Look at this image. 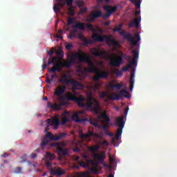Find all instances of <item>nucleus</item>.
I'll return each instance as SVG.
<instances>
[{
    "label": "nucleus",
    "mask_w": 177,
    "mask_h": 177,
    "mask_svg": "<svg viewBox=\"0 0 177 177\" xmlns=\"http://www.w3.org/2000/svg\"><path fill=\"white\" fill-rule=\"evenodd\" d=\"M78 59L80 63H87L88 66L86 68L87 73H92L95 74L93 77V80L95 82H98L100 80H106L109 77V72L102 71L100 72V69L96 67L95 64L91 61V55L85 54L84 52L80 51L79 53L72 54L70 56L69 61H59L57 57H53V58L48 59V65L53 64L52 68H48V71L53 74H56V71L60 73L63 70V67L70 68L72 64H77V59Z\"/></svg>",
    "instance_id": "obj_1"
},
{
    "label": "nucleus",
    "mask_w": 177,
    "mask_h": 177,
    "mask_svg": "<svg viewBox=\"0 0 177 177\" xmlns=\"http://www.w3.org/2000/svg\"><path fill=\"white\" fill-rule=\"evenodd\" d=\"M109 162L112 164V162H114V158L113 156H109Z\"/></svg>",
    "instance_id": "obj_60"
},
{
    "label": "nucleus",
    "mask_w": 177,
    "mask_h": 177,
    "mask_svg": "<svg viewBox=\"0 0 177 177\" xmlns=\"http://www.w3.org/2000/svg\"><path fill=\"white\" fill-rule=\"evenodd\" d=\"M27 161V155L24 154L20 158H19V162H26Z\"/></svg>",
    "instance_id": "obj_38"
},
{
    "label": "nucleus",
    "mask_w": 177,
    "mask_h": 177,
    "mask_svg": "<svg viewBox=\"0 0 177 177\" xmlns=\"http://www.w3.org/2000/svg\"><path fill=\"white\" fill-rule=\"evenodd\" d=\"M125 119V115H122L120 117H117L115 118V125L118 127V128L124 129L125 127V122L124 120Z\"/></svg>",
    "instance_id": "obj_13"
},
{
    "label": "nucleus",
    "mask_w": 177,
    "mask_h": 177,
    "mask_svg": "<svg viewBox=\"0 0 177 177\" xmlns=\"http://www.w3.org/2000/svg\"><path fill=\"white\" fill-rule=\"evenodd\" d=\"M59 3H61V8L66 6V1L64 0H57Z\"/></svg>",
    "instance_id": "obj_46"
},
{
    "label": "nucleus",
    "mask_w": 177,
    "mask_h": 177,
    "mask_svg": "<svg viewBox=\"0 0 177 177\" xmlns=\"http://www.w3.org/2000/svg\"><path fill=\"white\" fill-rule=\"evenodd\" d=\"M46 84H50V83L53 82H52V80H51L50 78L46 77Z\"/></svg>",
    "instance_id": "obj_55"
},
{
    "label": "nucleus",
    "mask_w": 177,
    "mask_h": 177,
    "mask_svg": "<svg viewBox=\"0 0 177 177\" xmlns=\"http://www.w3.org/2000/svg\"><path fill=\"white\" fill-rule=\"evenodd\" d=\"M132 53L133 54V59L136 60V59H139V52L136 50H132Z\"/></svg>",
    "instance_id": "obj_35"
},
{
    "label": "nucleus",
    "mask_w": 177,
    "mask_h": 177,
    "mask_svg": "<svg viewBox=\"0 0 177 177\" xmlns=\"http://www.w3.org/2000/svg\"><path fill=\"white\" fill-rule=\"evenodd\" d=\"M79 165L83 168H85V167H86V164L84 161H80Z\"/></svg>",
    "instance_id": "obj_48"
},
{
    "label": "nucleus",
    "mask_w": 177,
    "mask_h": 177,
    "mask_svg": "<svg viewBox=\"0 0 177 177\" xmlns=\"http://www.w3.org/2000/svg\"><path fill=\"white\" fill-rule=\"evenodd\" d=\"M106 135L108 136H113V134L112 133H110V131L108 130V132H105Z\"/></svg>",
    "instance_id": "obj_61"
},
{
    "label": "nucleus",
    "mask_w": 177,
    "mask_h": 177,
    "mask_svg": "<svg viewBox=\"0 0 177 177\" xmlns=\"http://www.w3.org/2000/svg\"><path fill=\"white\" fill-rule=\"evenodd\" d=\"M67 75H63L61 77V79L59 80V82H61V84H63V85L71 84L73 80L67 79Z\"/></svg>",
    "instance_id": "obj_20"
},
{
    "label": "nucleus",
    "mask_w": 177,
    "mask_h": 177,
    "mask_svg": "<svg viewBox=\"0 0 177 177\" xmlns=\"http://www.w3.org/2000/svg\"><path fill=\"white\" fill-rule=\"evenodd\" d=\"M110 24H111V21H108L104 24V26H105V27H109V26H110Z\"/></svg>",
    "instance_id": "obj_56"
},
{
    "label": "nucleus",
    "mask_w": 177,
    "mask_h": 177,
    "mask_svg": "<svg viewBox=\"0 0 177 177\" xmlns=\"http://www.w3.org/2000/svg\"><path fill=\"white\" fill-rule=\"evenodd\" d=\"M136 27L138 28L139 27V18H136L129 24V28H132Z\"/></svg>",
    "instance_id": "obj_23"
},
{
    "label": "nucleus",
    "mask_w": 177,
    "mask_h": 177,
    "mask_svg": "<svg viewBox=\"0 0 177 177\" xmlns=\"http://www.w3.org/2000/svg\"><path fill=\"white\" fill-rule=\"evenodd\" d=\"M91 53L97 57H103V56H104L107 53H106V51H100L97 48H93L91 49Z\"/></svg>",
    "instance_id": "obj_21"
},
{
    "label": "nucleus",
    "mask_w": 177,
    "mask_h": 177,
    "mask_svg": "<svg viewBox=\"0 0 177 177\" xmlns=\"http://www.w3.org/2000/svg\"><path fill=\"white\" fill-rule=\"evenodd\" d=\"M109 86L110 88H114L115 89H121V88H122V84H114V83L111 82L109 83Z\"/></svg>",
    "instance_id": "obj_29"
},
{
    "label": "nucleus",
    "mask_w": 177,
    "mask_h": 177,
    "mask_svg": "<svg viewBox=\"0 0 177 177\" xmlns=\"http://www.w3.org/2000/svg\"><path fill=\"white\" fill-rule=\"evenodd\" d=\"M50 125H53L55 127V129H57L59 128V125H60V120L58 118H53V119H48Z\"/></svg>",
    "instance_id": "obj_22"
},
{
    "label": "nucleus",
    "mask_w": 177,
    "mask_h": 177,
    "mask_svg": "<svg viewBox=\"0 0 177 177\" xmlns=\"http://www.w3.org/2000/svg\"><path fill=\"white\" fill-rule=\"evenodd\" d=\"M93 157L94 160H104V158H106V156H104V155L102 153H93Z\"/></svg>",
    "instance_id": "obj_26"
},
{
    "label": "nucleus",
    "mask_w": 177,
    "mask_h": 177,
    "mask_svg": "<svg viewBox=\"0 0 177 177\" xmlns=\"http://www.w3.org/2000/svg\"><path fill=\"white\" fill-rule=\"evenodd\" d=\"M50 146L57 149V152L59 157H66V156L68 155V148L64 149L66 147L64 142H53L50 144Z\"/></svg>",
    "instance_id": "obj_5"
},
{
    "label": "nucleus",
    "mask_w": 177,
    "mask_h": 177,
    "mask_svg": "<svg viewBox=\"0 0 177 177\" xmlns=\"http://www.w3.org/2000/svg\"><path fill=\"white\" fill-rule=\"evenodd\" d=\"M42 67V70L46 68V67H48V65L47 64H45V58L43 59V64L41 66Z\"/></svg>",
    "instance_id": "obj_52"
},
{
    "label": "nucleus",
    "mask_w": 177,
    "mask_h": 177,
    "mask_svg": "<svg viewBox=\"0 0 177 177\" xmlns=\"http://www.w3.org/2000/svg\"><path fill=\"white\" fill-rule=\"evenodd\" d=\"M71 85L72 86L73 91H81L82 89L85 88V86H84V84L75 80H72Z\"/></svg>",
    "instance_id": "obj_12"
},
{
    "label": "nucleus",
    "mask_w": 177,
    "mask_h": 177,
    "mask_svg": "<svg viewBox=\"0 0 177 177\" xmlns=\"http://www.w3.org/2000/svg\"><path fill=\"white\" fill-rule=\"evenodd\" d=\"M48 143H49V140H48V138H43L40 143V146L41 147V149H44V147L48 145Z\"/></svg>",
    "instance_id": "obj_30"
},
{
    "label": "nucleus",
    "mask_w": 177,
    "mask_h": 177,
    "mask_svg": "<svg viewBox=\"0 0 177 177\" xmlns=\"http://www.w3.org/2000/svg\"><path fill=\"white\" fill-rule=\"evenodd\" d=\"M15 174H22L21 173V167H17L15 169Z\"/></svg>",
    "instance_id": "obj_45"
},
{
    "label": "nucleus",
    "mask_w": 177,
    "mask_h": 177,
    "mask_svg": "<svg viewBox=\"0 0 177 177\" xmlns=\"http://www.w3.org/2000/svg\"><path fill=\"white\" fill-rule=\"evenodd\" d=\"M70 115V112L65 111L62 115V125H66L68 121H70V119L68 115Z\"/></svg>",
    "instance_id": "obj_18"
},
{
    "label": "nucleus",
    "mask_w": 177,
    "mask_h": 177,
    "mask_svg": "<svg viewBox=\"0 0 177 177\" xmlns=\"http://www.w3.org/2000/svg\"><path fill=\"white\" fill-rule=\"evenodd\" d=\"M66 99L75 102L79 107H82V109H89L90 110H93L94 113H96L100 111V104L92 95H89L87 98H85L82 95L77 97L75 94L68 93L66 94Z\"/></svg>",
    "instance_id": "obj_2"
},
{
    "label": "nucleus",
    "mask_w": 177,
    "mask_h": 177,
    "mask_svg": "<svg viewBox=\"0 0 177 177\" xmlns=\"http://www.w3.org/2000/svg\"><path fill=\"white\" fill-rule=\"evenodd\" d=\"M90 124H91V125H93V127H99V123H97L96 122V120H95L92 118L90 119Z\"/></svg>",
    "instance_id": "obj_37"
},
{
    "label": "nucleus",
    "mask_w": 177,
    "mask_h": 177,
    "mask_svg": "<svg viewBox=\"0 0 177 177\" xmlns=\"http://www.w3.org/2000/svg\"><path fill=\"white\" fill-rule=\"evenodd\" d=\"M8 156L9 155L8 153H5L3 155H1V157H4V158H6L7 157H8Z\"/></svg>",
    "instance_id": "obj_62"
},
{
    "label": "nucleus",
    "mask_w": 177,
    "mask_h": 177,
    "mask_svg": "<svg viewBox=\"0 0 177 177\" xmlns=\"http://www.w3.org/2000/svg\"><path fill=\"white\" fill-rule=\"evenodd\" d=\"M93 39L94 41H97L98 42H103L104 41H107V44H111L113 46H118L120 44H118V41L113 38V36H107L106 35H104L103 36L100 35H97L96 33H94L92 35Z\"/></svg>",
    "instance_id": "obj_4"
},
{
    "label": "nucleus",
    "mask_w": 177,
    "mask_h": 177,
    "mask_svg": "<svg viewBox=\"0 0 177 177\" xmlns=\"http://www.w3.org/2000/svg\"><path fill=\"white\" fill-rule=\"evenodd\" d=\"M68 12L70 16H74L75 15V12H74V9H73V8H69L68 9Z\"/></svg>",
    "instance_id": "obj_41"
},
{
    "label": "nucleus",
    "mask_w": 177,
    "mask_h": 177,
    "mask_svg": "<svg viewBox=\"0 0 177 177\" xmlns=\"http://www.w3.org/2000/svg\"><path fill=\"white\" fill-rule=\"evenodd\" d=\"M122 57L115 55V56H111L109 57V64L112 67H120L122 64Z\"/></svg>",
    "instance_id": "obj_10"
},
{
    "label": "nucleus",
    "mask_w": 177,
    "mask_h": 177,
    "mask_svg": "<svg viewBox=\"0 0 177 177\" xmlns=\"http://www.w3.org/2000/svg\"><path fill=\"white\" fill-rule=\"evenodd\" d=\"M46 138H48L50 140H54L55 142H56V135L53 136V134H52L50 132H47L46 133Z\"/></svg>",
    "instance_id": "obj_31"
},
{
    "label": "nucleus",
    "mask_w": 177,
    "mask_h": 177,
    "mask_svg": "<svg viewBox=\"0 0 177 177\" xmlns=\"http://www.w3.org/2000/svg\"><path fill=\"white\" fill-rule=\"evenodd\" d=\"M82 176H83V177H91L89 174H88V173H83L82 174Z\"/></svg>",
    "instance_id": "obj_58"
},
{
    "label": "nucleus",
    "mask_w": 177,
    "mask_h": 177,
    "mask_svg": "<svg viewBox=\"0 0 177 177\" xmlns=\"http://www.w3.org/2000/svg\"><path fill=\"white\" fill-rule=\"evenodd\" d=\"M119 34L120 35H122V37H124L126 39H129L131 45H133V46H136L139 41H140V35H139V33H136L134 35V37H132L131 36V35L127 34V32L125 30H122L120 32Z\"/></svg>",
    "instance_id": "obj_6"
},
{
    "label": "nucleus",
    "mask_w": 177,
    "mask_h": 177,
    "mask_svg": "<svg viewBox=\"0 0 177 177\" xmlns=\"http://www.w3.org/2000/svg\"><path fill=\"white\" fill-rule=\"evenodd\" d=\"M129 110V108H126V109H124V114H125L124 117H125L126 115H127Z\"/></svg>",
    "instance_id": "obj_59"
},
{
    "label": "nucleus",
    "mask_w": 177,
    "mask_h": 177,
    "mask_svg": "<svg viewBox=\"0 0 177 177\" xmlns=\"http://www.w3.org/2000/svg\"><path fill=\"white\" fill-rule=\"evenodd\" d=\"M68 38H69V39H73V38H75V35L72 33V32L69 34Z\"/></svg>",
    "instance_id": "obj_51"
},
{
    "label": "nucleus",
    "mask_w": 177,
    "mask_h": 177,
    "mask_svg": "<svg viewBox=\"0 0 177 177\" xmlns=\"http://www.w3.org/2000/svg\"><path fill=\"white\" fill-rule=\"evenodd\" d=\"M118 9V8L117 6L111 7V6H104V10L106 12V14L103 15L100 10L93 11L90 15V19L88 21L90 23L95 21V19H99V17H102L106 20L109 19L114 12H117Z\"/></svg>",
    "instance_id": "obj_3"
},
{
    "label": "nucleus",
    "mask_w": 177,
    "mask_h": 177,
    "mask_svg": "<svg viewBox=\"0 0 177 177\" xmlns=\"http://www.w3.org/2000/svg\"><path fill=\"white\" fill-rule=\"evenodd\" d=\"M81 138L83 139H85V138H91V136H93L94 138H97L98 139H100V136L99 134L92 131H88L86 134H82L80 136Z\"/></svg>",
    "instance_id": "obj_19"
},
{
    "label": "nucleus",
    "mask_w": 177,
    "mask_h": 177,
    "mask_svg": "<svg viewBox=\"0 0 177 177\" xmlns=\"http://www.w3.org/2000/svg\"><path fill=\"white\" fill-rule=\"evenodd\" d=\"M130 2L136 6V9H140V0H130Z\"/></svg>",
    "instance_id": "obj_32"
},
{
    "label": "nucleus",
    "mask_w": 177,
    "mask_h": 177,
    "mask_svg": "<svg viewBox=\"0 0 177 177\" xmlns=\"http://www.w3.org/2000/svg\"><path fill=\"white\" fill-rule=\"evenodd\" d=\"M53 53H55V50L51 49V50L47 53V55H48V56H50V57H52Z\"/></svg>",
    "instance_id": "obj_50"
},
{
    "label": "nucleus",
    "mask_w": 177,
    "mask_h": 177,
    "mask_svg": "<svg viewBox=\"0 0 177 177\" xmlns=\"http://www.w3.org/2000/svg\"><path fill=\"white\" fill-rule=\"evenodd\" d=\"M80 114H81V112H77L73 115L72 118L73 121H75V122H78L79 124H84V122L88 121L86 118H80Z\"/></svg>",
    "instance_id": "obj_15"
},
{
    "label": "nucleus",
    "mask_w": 177,
    "mask_h": 177,
    "mask_svg": "<svg viewBox=\"0 0 177 177\" xmlns=\"http://www.w3.org/2000/svg\"><path fill=\"white\" fill-rule=\"evenodd\" d=\"M122 128H120L116 131V133L114 137V140H119L120 138H121V135H122Z\"/></svg>",
    "instance_id": "obj_27"
},
{
    "label": "nucleus",
    "mask_w": 177,
    "mask_h": 177,
    "mask_svg": "<svg viewBox=\"0 0 177 177\" xmlns=\"http://www.w3.org/2000/svg\"><path fill=\"white\" fill-rule=\"evenodd\" d=\"M84 44H86V45H88V44H92V41H91L88 39H84Z\"/></svg>",
    "instance_id": "obj_54"
},
{
    "label": "nucleus",
    "mask_w": 177,
    "mask_h": 177,
    "mask_svg": "<svg viewBox=\"0 0 177 177\" xmlns=\"http://www.w3.org/2000/svg\"><path fill=\"white\" fill-rule=\"evenodd\" d=\"M68 26L71 24H75V18L69 17L67 20Z\"/></svg>",
    "instance_id": "obj_34"
},
{
    "label": "nucleus",
    "mask_w": 177,
    "mask_h": 177,
    "mask_svg": "<svg viewBox=\"0 0 177 177\" xmlns=\"http://www.w3.org/2000/svg\"><path fill=\"white\" fill-rule=\"evenodd\" d=\"M134 77H135V73H133V72H131V76H130V80H129L130 91H132V89H133V85L135 84V82H133Z\"/></svg>",
    "instance_id": "obj_25"
},
{
    "label": "nucleus",
    "mask_w": 177,
    "mask_h": 177,
    "mask_svg": "<svg viewBox=\"0 0 177 177\" xmlns=\"http://www.w3.org/2000/svg\"><path fill=\"white\" fill-rule=\"evenodd\" d=\"M62 3H59V4H55L53 6V10L55 12H60V10H62Z\"/></svg>",
    "instance_id": "obj_33"
},
{
    "label": "nucleus",
    "mask_w": 177,
    "mask_h": 177,
    "mask_svg": "<svg viewBox=\"0 0 177 177\" xmlns=\"http://www.w3.org/2000/svg\"><path fill=\"white\" fill-rule=\"evenodd\" d=\"M99 146L98 145H93L91 147H88V150L91 151V153H95V151H99Z\"/></svg>",
    "instance_id": "obj_28"
},
{
    "label": "nucleus",
    "mask_w": 177,
    "mask_h": 177,
    "mask_svg": "<svg viewBox=\"0 0 177 177\" xmlns=\"http://www.w3.org/2000/svg\"><path fill=\"white\" fill-rule=\"evenodd\" d=\"M30 157L31 158H35V157H37V153H32Z\"/></svg>",
    "instance_id": "obj_63"
},
{
    "label": "nucleus",
    "mask_w": 177,
    "mask_h": 177,
    "mask_svg": "<svg viewBox=\"0 0 177 177\" xmlns=\"http://www.w3.org/2000/svg\"><path fill=\"white\" fill-rule=\"evenodd\" d=\"M122 96L127 99H129V97H131V94L126 90H121L119 94L112 93L110 95H108V99H109V100H120Z\"/></svg>",
    "instance_id": "obj_7"
},
{
    "label": "nucleus",
    "mask_w": 177,
    "mask_h": 177,
    "mask_svg": "<svg viewBox=\"0 0 177 177\" xmlns=\"http://www.w3.org/2000/svg\"><path fill=\"white\" fill-rule=\"evenodd\" d=\"M121 28H122V24H120L117 28H113V32H116V31L120 32Z\"/></svg>",
    "instance_id": "obj_40"
},
{
    "label": "nucleus",
    "mask_w": 177,
    "mask_h": 177,
    "mask_svg": "<svg viewBox=\"0 0 177 177\" xmlns=\"http://www.w3.org/2000/svg\"><path fill=\"white\" fill-rule=\"evenodd\" d=\"M55 158H56V156H55V154L50 152L46 153L45 165H46L47 168H49L50 169H52L53 168V167L52 166V162L50 161H53Z\"/></svg>",
    "instance_id": "obj_11"
},
{
    "label": "nucleus",
    "mask_w": 177,
    "mask_h": 177,
    "mask_svg": "<svg viewBox=\"0 0 177 177\" xmlns=\"http://www.w3.org/2000/svg\"><path fill=\"white\" fill-rule=\"evenodd\" d=\"M131 68V66H126L122 68V71H128Z\"/></svg>",
    "instance_id": "obj_47"
},
{
    "label": "nucleus",
    "mask_w": 177,
    "mask_h": 177,
    "mask_svg": "<svg viewBox=\"0 0 177 177\" xmlns=\"http://www.w3.org/2000/svg\"><path fill=\"white\" fill-rule=\"evenodd\" d=\"M68 135L66 133H61L59 134H55V141L61 140V139H66Z\"/></svg>",
    "instance_id": "obj_24"
},
{
    "label": "nucleus",
    "mask_w": 177,
    "mask_h": 177,
    "mask_svg": "<svg viewBox=\"0 0 177 177\" xmlns=\"http://www.w3.org/2000/svg\"><path fill=\"white\" fill-rule=\"evenodd\" d=\"M136 64V59H133V60L129 62V66H130V68H132L133 66H135Z\"/></svg>",
    "instance_id": "obj_43"
},
{
    "label": "nucleus",
    "mask_w": 177,
    "mask_h": 177,
    "mask_svg": "<svg viewBox=\"0 0 177 177\" xmlns=\"http://www.w3.org/2000/svg\"><path fill=\"white\" fill-rule=\"evenodd\" d=\"M56 37H57V38H59V39H63V37H62V35H59V34H57V35H56Z\"/></svg>",
    "instance_id": "obj_64"
},
{
    "label": "nucleus",
    "mask_w": 177,
    "mask_h": 177,
    "mask_svg": "<svg viewBox=\"0 0 177 177\" xmlns=\"http://www.w3.org/2000/svg\"><path fill=\"white\" fill-rule=\"evenodd\" d=\"M65 48L66 49V50H71V49H73V44H67L65 45Z\"/></svg>",
    "instance_id": "obj_42"
},
{
    "label": "nucleus",
    "mask_w": 177,
    "mask_h": 177,
    "mask_svg": "<svg viewBox=\"0 0 177 177\" xmlns=\"http://www.w3.org/2000/svg\"><path fill=\"white\" fill-rule=\"evenodd\" d=\"M64 2L68 6H71V5H73V3L74 2V0H64Z\"/></svg>",
    "instance_id": "obj_44"
},
{
    "label": "nucleus",
    "mask_w": 177,
    "mask_h": 177,
    "mask_svg": "<svg viewBox=\"0 0 177 177\" xmlns=\"http://www.w3.org/2000/svg\"><path fill=\"white\" fill-rule=\"evenodd\" d=\"M109 94H107V93L106 92H100V99H104V97H108Z\"/></svg>",
    "instance_id": "obj_39"
},
{
    "label": "nucleus",
    "mask_w": 177,
    "mask_h": 177,
    "mask_svg": "<svg viewBox=\"0 0 177 177\" xmlns=\"http://www.w3.org/2000/svg\"><path fill=\"white\" fill-rule=\"evenodd\" d=\"M73 151H74L75 153H80V151H81V149H80V148H78V147H76V148H75V149H73Z\"/></svg>",
    "instance_id": "obj_57"
},
{
    "label": "nucleus",
    "mask_w": 177,
    "mask_h": 177,
    "mask_svg": "<svg viewBox=\"0 0 177 177\" xmlns=\"http://www.w3.org/2000/svg\"><path fill=\"white\" fill-rule=\"evenodd\" d=\"M65 174L66 172L60 167H55V170L50 171V175L53 176H62V175H64Z\"/></svg>",
    "instance_id": "obj_14"
},
{
    "label": "nucleus",
    "mask_w": 177,
    "mask_h": 177,
    "mask_svg": "<svg viewBox=\"0 0 177 177\" xmlns=\"http://www.w3.org/2000/svg\"><path fill=\"white\" fill-rule=\"evenodd\" d=\"M57 56H60L61 57H59V60H63V57H64V52L60 50H57Z\"/></svg>",
    "instance_id": "obj_36"
},
{
    "label": "nucleus",
    "mask_w": 177,
    "mask_h": 177,
    "mask_svg": "<svg viewBox=\"0 0 177 177\" xmlns=\"http://www.w3.org/2000/svg\"><path fill=\"white\" fill-rule=\"evenodd\" d=\"M100 118L102 120L104 124L101 126V128L104 129V133L109 132V125H110V118L107 115V111H104V114L100 116Z\"/></svg>",
    "instance_id": "obj_9"
},
{
    "label": "nucleus",
    "mask_w": 177,
    "mask_h": 177,
    "mask_svg": "<svg viewBox=\"0 0 177 177\" xmlns=\"http://www.w3.org/2000/svg\"><path fill=\"white\" fill-rule=\"evenodd\" d=\"M66 91V86H58L55 88V91L54 92L55 96H58L60 97L63 93H64Z\"/></svg>",
    "instance_id": "obj_16"
},
{
    "label": "nucleus",
    "mask_w": 177,
    "mask_h": 177,
    "mask_svg": "<svg viewBox=\"0 0 177 177\" xmlns=\"http://www.w3.org/2000/svg\"><path fill=\"white\" fill-rule=\"evenodd\" d=\"M55 78H57V75H55V74L52 75H51V81L53 82H56V80H55Z\"/></svg>",
    "instance_id": "obj_49"
},
{
    "label": "nucleus",
    "mask_w": 177,
    "mask_h": 177,
    "mask_svg": "<svg viewBox=\"0 0 177 177\" xmlns=\"http://www.w3.org/2000/svg\"><path fill=\"white\" fill-rule=\"evenodd\" d=\"M73 28H76L77 30H81L82 31H85V27L87 28L88 31L92 32H96L97 30L95 28V26L92 24H86L84 22H77L75 25L72 26Z\"/></svg>",
    "instance_id": "obj_8"
},
{
    "label": "nucleus",
    "mask_w": 177,
    "mask_h": 177,
    "mask_svg": "<svg viewBox=\"0 0 177 177\" xmlns=\"http://www.w3.org/2000/svg\"><path fill=\"white\" fill-rule=\"evenodd\" d=\"M82 158H84V160H88V158H89V156H88V155H86L85 153H83L82 155Z\"/></svg>",
    "instance_id": "obj_53"
},
{
    "label": "nucleus",
    "mask_w": 177,
    "mask_h": 177,
    "mask_svg": "<svg viewBox=\"0 0 177 177\" xmlns=\"http://www.w3.org/2000/svg\"><path fill=\"white\" fill-rule=\"evenodd\" d=\"M47 104L48 106L50 107V109H52L53 110H60L62 109V106H64L66 103L62 102L60 104L55 103L54 104H52V103L48 102Z\"/></svg>",
    "instance_id": "obj_17"
}]
</instances>
